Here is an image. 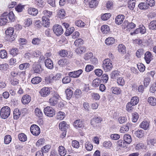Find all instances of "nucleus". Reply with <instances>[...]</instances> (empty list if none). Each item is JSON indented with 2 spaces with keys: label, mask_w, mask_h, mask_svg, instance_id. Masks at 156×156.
<instances>
[{
  "label": "nucleus",
  "mask_w": 156,
  "mask_h": 156,
  "mask_svg": "<svg viewBox=\"0 0 156 156\" xmlns=\"http://www.w3.org/2000/svg\"><path fill=\"white\" fill-rule=\"evenodd\" d=\"M74 30V28L73 27H72L66 29V31L65 33V35L66 36L70 35L73 32Z\"/></svg>",
  "instance_id": "45"
},
{
  "label": "nucleus",
  "mask_w": 156,
  "mask_h": 156,
  "mask_svg": "<svg viewBox=\"0 0 156 156\" xmlns=\"http://www.w3.org/2000/svg\"><path fill=\"white\" fill-rule=\"evenodd\" d=\"M110 138L114 140H117L120 138V136L118 134H112L110 136Z\"/></svg>",
  "instance_id": "58"
},
{
  "label": "nucleus",
  "mask_w": 156,
  "mask_h": 156,
  "mask_svg": "<svg viewBox=\"0 0 156 156\" xmlns=\"http://www.w3.org/2000/svg\"><path fill=\"white\" fill-rule=\"evenodd\" d=\"M147 145L156 146V139L147 137Z\"/></svg>",
  "instance_id": "17"
},
{
  "label": "nucleus",
  "mask_w": 156,
  "mask_h": 156,
  "mask_svg": "<svg viewBox=\"0 0 156 156\" xmlns=\"http://www.w3.org/2000/svg\"><path fill=\"white\" fill-rule=\"evenodd\" d=\"M134 43L135 44L140 45L142 47V45H145V44H144V43L143 41L142 40L140 39H135L134 40Z\"/></svg>",
  "instance_id": "61"
},
{
  "label": "nucleus",
  "mask_w": 156,
  "mask_h": 156,
  "mask_svg": "<svg viewBox=\"0 0 156 156\" xmlns=\"http://www.w3.org/2000/svg\"><path fill=\"white\" fill-rule=\"evenodd\" d=\"M137 66L140 72H143L145 70V66L143 64H137Z\"/></svg>",
  "instance_id": "62"
},
{
  "label": "nucleus",
  "mask_w": 156,
  "mask_h": 156,
  "mask_svg": "<svg viewBox=\"0 0 156 156\" xmlns=\"http://www.w3.org/2000/svg\"><path fill=\"white\" fill-rule=\"evenodd\" d=\"M123 139L125 142L127 144H129L132 141L131 137L129 134H126L124 135Z\"/></svg>",
  "instance_id": "37"
},
{
  "label": "nucleus",
  "mask_w": 156,
  "mask_h": 156,
  "mask_svg": "<svg viewBox=\"0 0 156 156\" xmlns=\"http://www.w3.org/2000/svg\"><path fill=\"white\" fill-rule=\"evenodd\" d=\"M147 101L150 105L153 106L156 105V98L153 97H150L148 98Z\"/></svg>",
  "instance_id": "26"
},
{
  "label": "nucleus",
  "mask_w": 156,
  "mask_h": 156,
  "mask_svg": "<svg viewBox=\"0 0 156 156\" xmlns=\"http://www.w3.org/2000/svg\"><path fill=\"white\" fill-rule=\"evenodd\" d=\"M100 84V80L97 79L94 80L92 82L93 87H98Z\"/></svg>",
  "instance_id": "54"
},
{
  "label": "nucleus",
  "mask_w": 156,
  "mask_h": 156,
  "mask_svg": "<svg viewBox=\"0 0 156 156\" xmlns=\"http://www.w3.org/2000/svg\"><path fill=\"white\" fill-rule=\"evenodd\" d=\"M65 93L66 98L68 100H70L73 95L72 90L70 88H67L65 91Z\"/></svg>",
  "instance_id": "27"
},
{
  "label": "nucleus",
  "mask_w": 156,
  "mask_h": 156,
  "mask_svg": "<svg viewBox=\"0 0 156 156\" xmlns=\"http://www.w3.org/2000/svg\"><path fill=\"white\" fill-rule=\"evenodd\" d=\"M136 27L135 24L132 22L129 23L127 20H125L122 25V28L128 31H130L132 29Z\"/></svg>",
  "instance_id": "3"
},
{
  "label": "nucleus",
  "mask_w": 156,
  "mask_h": 156,
  "mask_svg": "<svg viewBox=\"0 0 156 156\" xmlns=\"http://www.w3.org/2000/svg\"><path fill=\"white\" fill-rule=\"evenodd\" d=\"M59 96L58 94H55L53 97L51 98L49 100V103L51 106H55L58 103Z\"/></svg>",
  "instance_id": "8"
},
{
  "label": "nucleus",
  "mask_w": 156,
  "mask_h": 156,
  "mask_svg": "<svg viewBox=\"0 0 156 156\" xmlns=\"http://www.w3.org/2000/svg\"><path fill=\"white\" fill-rule=\"evenodd\" d=\"M151 81L150 79L148 77H146L144 79V86L145 87H147Z\"/></svg>",
  "instance_id": "57"
},
{
  "label": "nucleus",
  "mask_w": 156,
  "mask_h": 156,
  "mask_svg": "<svg viewBox=\"0 0 156 156\" xmlns=\"http://www.w3.org/2000/svg\"><path fill=\"white\" fill-rule=\"evenodd\" d=\"M68 52L66 49H62V50L59 52V54L62 57L68 56Z\"/></svg>",
  "instance_id": "46"
},
{
  "label": "nucleus",
  "mask_w": 156,
  "mask_h": 156,
  "mask_svg": "<svg viewBox=\"0 0 156 156\" xmlns=\"http://www.w3.org/2000/svg\"><path fill=\"white\" fill-rule=\"evenodd\" d=\"M132 121L134 122H136L138 119L139 116L138 113L134 112L132 114Z\"/></svg>",
  "instance_id": "51"
},
{
  "label": "nucleus",
  "mask_w": 156,
  "mask_h": 156,
  "mask_svg": "<svg viewBox=\"0 0 156 156\" xmlns=\"http://www.w3.org/2000/svg\"><path fill=\"white\" fill-rule=\"evenodd\" d=\"M84 2H88L89 6L91 8L96 7L98 4L97 0H84Z\"/></svg>",
  "instance_id": "11"
},
{
  "label": "nucleus",
  "mask_w": 156,
  "mask_h": 156,
  "mask_svg": "<svg viewBox=\"0 0 156 156\" xmlns=\"http://www.w3.org/2000/svg\"><path fill=\"white\" fill-rule=\"evenodd\" d=\"M102 121V118L99 116L97 117L94 116L91 120L90 124L91 125H94L95 123H98L101 122Z\"/></svg>",
  "instance_id": "20"
},
{
  "label": "nucleus",
  "mask_w": 156,
  "mask_h": 156,
  "mask_svg": "<svg viewBox=\"0 0 156 156\" xmlns=\"http://www.w3.org/2000/svg\"><path fill=\"white\" fill-rule=\"evenodd\" d=\"M147 146L145 145L143 143H139L136 145L135 148L136 150H139L140 149H145L147 150Z\"/></svg>",
  "instance_id": "31"
},
{
  "label": "nucleus",
  "mask_w": 156,
  "mask_h": 156,
  "mask_svg": "<svg viewBox=\"0 0 156 156\" xmlns=\"http://www.w3.org/2000/svg\"><path fill=\"white\" fill-rule=\"evenodd\" d=\"M75 23L76 26L80 27H83L85 25L84 23L80 20L75 21Z\"/></svg>",
  "instance_id": "44"
},
{
  "label": "nucleus",
  "mask_w": 156,
  "mask_h": 156,
  "mask_svg": "<svg viewBox=\"0 0 156 156\" xmlns=\"http://www.w3.org/2000/svg\"><path fill=\"white\" fill-rule=\"evenodd\" d=\"M45 114L49 117L53 116L55 114V111L52 107H47L45 108L44 110Z\"/></svg>",
  "instance_id": "5"
},
{
  "label": "nucleus",
  "mask_w": 156,
  "mask_h": 156,
  "mask_svg": "<svg viewBox=\"0 0 156 156\" xmlns=\"http://www.w3.org/2000/svg\"><path fill=\"white\" fill-rule=\"evenodd\" d=\"M35 115L39 118L42 117L43 115L41 109L38 108H36L35 110Z\"/></svg>",
  "instance_id": "40"
},
{
  "label": "nucleus",
  "mask_w": 156,
  "mask_h": 156,
  "mask_svg": "<svg viewBox=\"0 0 156 156\" xmlns=\"http://www.w3.org/2000/svg\"><path fill=\"white\" fill-rule=\"evenodd\" d=\"M119 75V72L118 71L115 70L112 71L111 74V79H115Z\"/></svg>",
  "instance_id": "48"
},
{
  "label": "nucleus",
  "mask_w": 156,
  "mask_h": 156,
  "mask_svg": "<svg viewBox=\"0 0 156 156\" xmlns=\"http://www.w3.org/2000/svg\"><path fill=\"white\" fill-rule=\"evenodd\" d=\"M126 143L124 140H119L117 141V144L120 147H125L126 146Z\"/></svg>",
  "instance_id": "59"
},
{
  "label": "nucleus",
  "mask_w": 156,
  "mask_h": 156,
  "mask_svg": "<svg viewBox=\"0 0 156 156\" xmlns=\"http://www.w3.org/2000/svg\"><path fill=\"white\" fill-rule=\"evenodd\" d=\"M25 27H29L32 24L31 20L30 18L26 19L24 23Z\"/></svg>",
  "instance_id": "63"
},
{
  "label": "nucleus",
  "mask_w": 156,
  "mask_h": 156,
  "mask_svg": "<svg viewBox=\"0 0 156 156\" xmlns=\"http://www.w3.org/2000/svg\"><path fill=\"white\" fill-rule=\"evenodd\" d=\"M117 83L119 85L123 86L125 84V81L123 78L119 77L117 80Z\"/></svg>",
  "instance_id": "55"
},
{
  "label": "nucleus",
  "mask_w": 156,
  "mask_h": 156,
  "mask_svg": "<svg viewBox=\"0 0 156 156\" xmlns=\"http://www.w3.org/2000/svg\"><path fill=\"white\" fill-rule=\"evenodd\" d=\"M149 28L152 30L156 29V20L151 21L149 25Z\"/></svg>",
  "instance_id": "49"
},
{
  "label": "nucleus",
  "mask_w": 156,
  "mask_h": 156,
  "mask_svg": "<svg viewBox=\"0 0 156 156\" xmlns=\"http://www.w3.org/2000/svg\"><path fill=\"white\" fill-rule=\"evenodd\" d=\"M59 126V129L62 131L66 130L68 128L67 125L66 124V122L64 121L60 122Z\"/></svg>",
  "instance_id": "32"
},
{
  "label": "nucleus",
  "mask_w": 156,
  "mask_h": 156,
  "mask_svg": "<svg viewBox=\"0 0 156 156\" xmlns=\"http://www.w3.org/2000/svg\"><path fill=\"white\" fill-rule=\"evenodd\" d=\"M18 138L19 140L22 142H25L27 140V136L24 133H20L18 135Z\"/></svg>",
  "instance_id": "33"
},
{
  "label": "nucleus",
  "mask_w": 156,
  "mask_h": 156,
  "mask_svg": "<svg viewBox=\"0 0 156 156\" xmlns=\"http://www.w3.org/2000/svg\"><path fill=\"white\" fill-rule=\"evenodd\" d=\"M65 115V114L64 112L59 111L57 113L56 118L58 119L62 120L64 118Z\"/></svg>",
  "instance_id": "35"
},
{
  "label": "nucleus",
  "mask_w": 156,
  "mask_h": 156,
  "mask_svg": "<svg viewBox=\"0 0 156 156\" xmlns=\"http://www.w3.org/2000/svg\"><path fill=\"white\" fill-rule=\"evenodd\" d=\"M85 146L86 149L89 151H91L93 148L92 144L88 141L86 142Z\"/></svg>",
  "instance_id": "38"
},
{
  "label": "nucleus",
  "mask_w": 156,
  "mask_h": 156,
  "mask_svg": "<svg viewBox=\"0 0 156 156\" xmlns=\"http://www.w3.org/2000/svg\"><path fill=\"white\" fill-rule=\"evenodd\" d=\"M51 92V89L50 87H44L42 88L40 93L42 96L45 97L49 95Z\"/></svg>",
  "instance_id": "9"
},
{
  "label": "nucleus",
  "mask_w": 156,
  "mask_h": 156,
  "mask_svg": "<svg viewBox=\"0 0 156 156\" xmlns=\"http://www.w3.org/2000/svg\"><path fill=\"white\" fill-rule=\"evenodd\" d=\"M51 147V146L49 145H47L41 148V150L44 153L48 152L49 150V149Z\"/></svg>",
  "instance_id": "56"
},
{
  "label": "nucleus",
  "mask_w": 156,
  "mask_h": 156,
  "mask_svg": "<svg viewBox=\"0 0 156 156\" xmlns=\"http://www.w3.org/2000/svg\"><path fill=\"white\" fill-rule=\"evenodd\" d=\"M58 151L61 156H65L67 152L65 148L62 146H60L58 147Z\"/></svg>",
  "instance_id": "18"
},
{
  "label": "nucleus",
  "mask_w": 156,
  "mask_h": 156,
  "mask_svg": "<svg viewBox=\"0 0 156 156\" xmlns=\"http://www.w3.org/2000/svg\"><path fill=\"white\" fill-rule=\"evenodd\" d=\"M33 69L34 72V73H40L42 70L41 66L38 64H34L33 65Z\"/></svg>",
  "instance_id": "22"
},
{
  "label": "nucleus",
  "mask_w": 156,
  "mask_h": 156,
  "mask_svg": "<svg viewBox=\"0 0 156 156\" xmlns=\"http://www.w3.org/2000/svg\"><path fill=\"white\" fill-rule=\"evenodd\" d=\"M31 98L30 96L26 94L23 95L21 101L24 105L28 104L30 101Z\"/></svg>",
  "instance_id": "14"
},
{
  "label": "nucleus",
  "mask_w": 156,
  "mask_h": 156,
  "mask_svg": "<svg viewBox=\"0 0 156 156\" xmlns=\"http://www.w3.org/2000/svg\"><path fill=\"white\" fill-rule=\"evenodd\" d=\"M140 126L144 130L148 129L149 127V122L146 120L143 121L140 124Z\"/></svg>",
  "instance_id": "16"
},
{
  "label": "nucleus",
  "mask_w": 156,
  "mask_h": 156,
  "mask_svg": "<svg viewBox=\"0 0 156 156\" xmlns=\"http://www.w3.org/2000/svg\"><path fill=\"white\" fill-rule=\"evenodd\" d=\"M11 27H10V28ZM14 28H10V41H13L15 40L16 37V35L15 33H14Z\"/></svg>",
  "instance_id": "43"
},
{
  "label": "nucleus",
  "mask_w": 156,
  "mask_h": 156,
  "mask_svg": "<svg viewBox=\"0 0 156 156\" xmlns=\"http://www.w3.org/2000/svg\"><path fill=\"white\" fill-rule=\"evenodd\" d=\"M125 19V16L123 15H119L115 18V23L116 24H121Z\"/></svg>",
  "instance_id": "12"
},
{
  "label": "nucleus",
  "mask_w": 156,
  "mask_h": 156,
  "mask_svg": "<svg viewBox=\"0 0 156 156\" xmlns=\"http://www.w3.org/2000/svg\"><path fill=\"white\" fill-rule=\"evenodd\" d=\"M42 24L46 27H48L50 24L49 19L48 17L45 16L42 17Z\"/></svg>",
  "instance_id": "21"
},
{
  "label": "nucleus",
  "mask_w": 156,
  "mask_h": 156,
  "mask_svg": "<svg viewBox=\"0 0 156 156\" xmlns=\"http://www.w3.org/2000/svg\"><path fill=\"white\" fill-rule=\"evenodd\" d=\"M153 56L151 53L149 51H147L145 54L144 59L147 64L150 63L153 59Z\"/></svg>",
  "instance_id": "10"
},
{
  "label": "nucleus",
  "mask_w": 156,
  "mask_h": 156,
  "mask_svg": "<svg viewBox=\"0 0 156 156\" xmlns=\"http://www.w3.org/2000/svg\"><path fill=\"white\" fill-rule=\"evenodd\" d=\"M74 126L76 129L78 128H83L84 125L81 120L79 119L75 120L73 123Z\"/></svg>",
  "instance_id": "13"
},
{
  "label": "nucleus",
  "mask_w": 156,
  "mask_h": 156,
  "mask_svg": "<svg viewBox=\"0 0 156 156\" xmlns=\"http://www.w3.org/2000/svg\"><path fill=\"white\" fill-rule=\"evenodd\" d=\"M102 67L103 69L106 72L110 71L112 69L113 65L110 59H105L103 61Z\"/></svg>",
  "instance_id": "1"
},
{
  "label": "nucleus",
  "mask_w": 156,
  "mask_h": 156,
  "mask_svg": "<svg viewBox=\"0 0 156 156\" xmlns=\"http://www.w3.org/2000/svg\"><path fill=\"white\" fill-rule=\"evenodd\" d=\"M53 30L54 33L58 36L61 35L63 32V30L62 27L57 24H55L53 26Z\"/></svg>",
  "instance_id": "4"
},
{
  "label": "nucleus",
  "mask_w": 156,
  "mask_h": 156,
  "mask_svg": "<svg viewBox=\"0 0 156 156\" xmlns=\"http://www.w3.org/2000/svg\"><path fill=\"white\" fill-rule=\"evenodd\" d=\"M131 126L130 124L129 123H127L126 125H123L121 127L120 131L121 133H125V132L128 131L129 129V128Z\"/></svg>",
  "instance_id": "19"
},
{
  "label": "nucleus",
  "mask_w": 156,
  "mask_h": 156,
  "mask_svg": "<svg viewBox=\"0 0 156 156\" xmlns=\"http://www.w3.org/2000/svg\"><path fill=\"white\" fill-rule=\"evenodd\" d=\"M71 79L70 77L69 76H66L64 77L62 80V82L64 84L68 83L70 82Z\"/></svg>",
  "instance_id": "47"
},
{
  "label": "nucleus",
  "mask_w": 156,
  "mask_h": 156,
  "mask_svg": "<svg viewBox=\"0 0 156 156\" xmlns=\"http://www.w3.org/2000/svg\"><path fill=\"white\" fill-rule=\"evenodd\" d=\"M93 54L91 52H89L85 54L84 58L86 60H88L93 57Z\"/></svg>",
  "instance_id": "64"
},
{
  "label": "nucleus",
  "mask_w": 156,
  "mask_h": 156,
  "mask_svg": "<svg viewBox=\"0 0 156 156\" xmlns=\"http://www.w3.org/2000/svg\"><path fill=\"white\" fill-rule=\"evenodd\" d=\"M28 13L33 16H36L38 13V11L37 9L34 8H30L28 10Z\"/></svg>",
  "instance_id": "25"
},
{
  "label": "nucleus",
  "mask_w": 156,
  "mask_h": 156,
  "mask_svg": "<svg viewBox=\"0 0 156 156\" xmlns=\"http://www.w3.org/2000/svg\"><path fill=\"white\" fill-rule=\"evenodd\" d=\"M41 81V78L39 76H36L33 78L31 80V82L34 84H37Z\"/></svg>",
  "instance_id": "39"
},
{
  "label": "nucleus",
  "mask_w": 156,
  "mask_h": 156,
  "mask_svg": "<svg viewBox=\"0 0 156 156\" xmlns=\"http://www.w3.org/2000/svg\"><path fill=\"white\" fill-rule=\"evenodd\" d=\"M111 90L113 93L117 95L120 94L122 91L120 88L117 87H112Z\"/></svg>",
  "instance_id": "30"
},
{
  "label": "nucleus",
  "mask_w": 156,
  "mask_h": 156,
  "mask_svg": "<svg viewBox=\"0 0 156 156\" xmlns=\"http://www.w3.org/2000/svg\"><path fill=\"white\" fill-rule=\"evenodd\" d=\"M36 5L39 7H42L44 5V3L42 0H34Z\"/></svg>",
  "instance_id": "41"
},
{
  "label": "nucleus",
  "mask_w": 156,
  "mask_h": 156,
  "mask_svg": "<svg viewBox=\"0 0 156 156\" xmlns=\"http://www.w3.org/2000/svg\"><path fill=\"white\" fill-rule=\"evenodd\" d=\"M9 66L6 64L5 63L0 65V70L2 71L6 70L9 68Z\"/></svg>",
  "instance_id": "60"
},
{
  "label": "nucleus",
  "mask_w": 156,
  "mask_h": 156,
  "mask_svg": "<svg viewBox=\"0 0 156 156\" xmlns=\"http://www.w3.org/2000/svg\"><path fill=\"white\" fill-rule=\"evenodd\" d=\"M139 101L138 97L136 96L133 97L131 99L130 102L132 104V105H135L139 102Z\"/></svg>",
  "instance_id": "34"
},
{
  "label": "nucleus",
  "mask_w": 156,
  "mask_h": 156,
  "mask_svg": "<svg viewBox=\"0 0 156 156\" xmlns=\"http://www.w3.org/2000/svg\"><path fill=\"white\" fill-rule=\"evenodd\" d=\"M111 16L110 13H105L102 15L101 18L103 20H107L110 18Z\"/></svg>",
  "instance_id": "50"
},
{
  "label": "nucleus",
  "mask_w": 156,
  "mask_h": 156,
  "mask_svg": "<svg viewBox=\"0 0 156 156\" xmlns=\"http://www.w3.org/2000/svg\"><path fill=\"white\" fill-rule=\"evenodd\" d=\"M0 115L3 119L8 118L10 115V107L7 106L3 107L0 110Z\"/></svg>",
  "instance_id": "2"
},
{
  "label": "nucleus",
  "mask_w": 156,
  "mask_h": 156,
  "mask_svg": "<svg viewBox=\"0 0 156 156\" xmlns=\"http://www.w3.org/2000/svg\"><path fill=\"white\" fill-rule=\"evenodd\" d=\"M45 66L50 69H52L53 68V64L52 61L49 58L47 59L44 61Z\"/></svg>",
  "instance_id": "15"
},
{
  "label": "nucleus",
  "mask_w": 156,
  "mask_h": 156,
  "mask_svg": "<svg viewBox=\"0 0 156 156\" xmlns=\"http://www.w3.org/2000/svg\"><path fill=\"white\" fill-rule=\"evenodd\" d=\"M105 44L108 45L113 44L115 42V39L112 37H109L107 38L105 40Z\"/></svg>",
  "instance_id": "23"
},
{
  "label": "nucleus",
  "mask_w": 156,
  "mask_h": 156,
  "mask_svg": "<svg viewBox=\"0 0 156 156\" xmlns=\"http://www.w3.org/2000/svg\"><path fill=\"white\" fill-rule=\"evenodd\" d=\"M7 53L5 49H2L0 51V57L2 58H5L7 56Z\"/></svg>",
  "instance_id": "52"
},
{
  "label": "nucleus",
  "mask_w": 156,
  "mask_h": 156,
  "mask_svg": "<svg viewBox=\"0 0 156 156\" xmlns=\"http://www.w3.org/2000/svg\"><path fill=\"white\" fill-rule=\"evenodd\" d=\"M138 7L141 9H146L148 8V6L147 4L144 2H141L138 5Z\"/></svg>",
  "instance_id": "53"
},
{
  "label": "nucleus",
  "mask_w": 156,
  "mask_h": 156,
  "mask_svg": "<svg viewBox=\"0 0 156 156\" xmlns=\"http://www.w3.org/2000/svg\"><path fill=\"white\" fill-rule=\"evenodd\" d=\"M69 63L67 59L66 58H62L58 62V64L61 66H63L68 64Z\"/></svg>",
  "instance_id": "24"
},
{
  "label": "nucleus",
  "mask_w": 156,
  "mask_h": 156,
  "mask_svg": "<svg viewBox=\"0 0 156 156\" xmlns=\"http://www.w3.org/2000/svg\"><path fill=\"white\" fill-rule=\"evenodd\" d=\"M31 133L35 136L38 135L40 133V129L36 125L33 124L31 126L30 128Z\"/></svg>",
  "instance_id": "6"
},
{
  "label": "nucleus",
  "mask_w": 156,
  "mask_h": 156,
  "mask_svg": "<svg viewBox=\"0 0 156 156\" xmlns=\"http://www.w3.org/2000/svg\"><path fill=\"white\" fill-rule=\"evenodd\" d=\"M101 30L103 34H107L109 32L110 28L107 25H104L101 27Z\"/></svg>",
  "instance_id": "28"
},
{
  "label": "nucleus",
  "mask_w": 156,
  "mask_h": 156,
  "mask_svg": "<svg viewBox=\"0 0 156 156\" xmlns=\"http://www.w3.org/2000/svg\"><path fill=\"white\" fill-rule=\"evenodd\" d=\"M20 115V112L17 108L15 109L13 112V117L15 119H17Z\"/></svg>",
  "instance_id": "42"
},
{
  "label": "nucleus",
  "mask_w": 156,
  "mask_h": 156,
  "mask_svg": "<svg viewBox=\"0 0 156 156\" xmlns=\"http://www.w3.org/2000/svg\"><path fill=\"white\" fill-rule=\"evenodd\" d=\"M10 12L8 15L7 12L3 13L0 17V25H3L5 24L7 22V18L10 19Z\"/></svg>",
  "instance_id": "7"
},
{
  "label": "nucleus",
  "mask_w": 156,
  "mask_h": 156,
  "mask_svg": "<svg viewBox=\"0 0 156 156\" xmlns=\"http://www.w3.org/2000/svg\"><path fill=\"white\" fill-rule=\"evenodd\" d=\"M144 131L141 129L138 130L135 132L134 134L139 138H141L144 136Z\"/></svg>",
  "instance_id": "36"
},
{
  "label": "nucleus",
  "mask_w": 156,
  "mask_h": 156,
  "mask_svg": "<svg viewBox=\"0 0 156 156\" xmlns=\"http://www.w3.org/2000/svg\"><path fill=\"white\" fill-rule=\"evenodd\" d=\"M30 66V64L28 63L25 62L20 65L19 68L20 70H26L29 68Z\"/></svg>",
  "instance_id": "29"
}]
</instances>
